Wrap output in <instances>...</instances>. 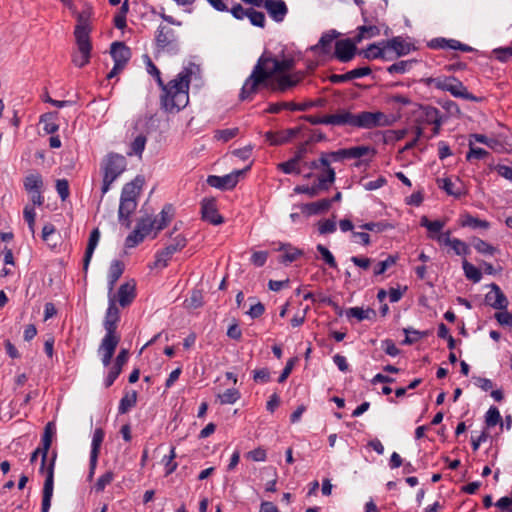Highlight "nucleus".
<instances>
[{
    "instance_id": "nucleus-50",
    "label": "nucleus",
    "mask_w": 512,
    "mask_h": 512,
    "mask_svg": "<svg viewBox=\"0 0 512 512\" xmlns=\"http://www.w3.org/2000/svg\"><path fill=\"white\" fill-rule=\"evenodd\" d=\"M462 268L465 277L474 283H478L482 279V273L480 269L468 262L466 259H464L462 262Z\"/></svg>"
},
{
    "instance_id": "nucleus-9",
    "label": "nucleus",
    "mask_w": 512,
    "mask_h": 512,
    "mask_svg": "<svg viewBox=\"0 0 512 512\" xmlns=\"http://www.w3.org/2000/svg\"><path fill=\"white\" fill-rule=\"evenodd\" d=\"M56 453H53V456L50 460L49 465L46 470V477L43 485V494H42V504H41V512H49L51 506V499L53 496L54 489V467L56 460Z\"/></svg>"
},
{
    "instance_id": "nucleus-19",
    "label": "nucleus",
    "mask_w": 512,
    "mask_h": 512,
    "mask_svg": "<svg viewBox=\"0 0 512 512\" xmlns=\"http://www.w3.org/2000/svg\"><path fill=\"white\" fill-rule=\"evenodd\" d=\"M262 7L267 10L269 16L277 23L282 22L288 13V7L283 0H263Z\"/></svg>"
},
{
    "instance_id": "nucleus-52",
    "label": "nucleus",
    "mask_w": 512,
    "mask_h": 512,
    "mask_svg": "<svg viewBox=\"0 0 512 512\" xmlns=\"http://www.w3.org/2000/svg\"><path fill=\"white\" fill-rule=\"evenodd\" d=\"M137 394L133 391L131 394H126L120 400L118 411L120 414L127 413L132 407L136 405Z\"/></svg>"
},
{
    "instance_id": "nucleus-54",
    "label": "nucleus",
    "mask_w": 512,
    "mask_h": 512,
    "mask_svg": "<svg viewBox=\"0 0 512 512\" xmlns=\"http://www.w3.org/2000/svg\"><path fill=\"white\" fill-rule=\"evenodd\" d=\"M277 168L285 174H300L299 161L295 158H291L286 162L279 163Z\"/></svg>"
},
{
    "instance_id": "nucleus-26",
    "label": "nucleus",
    "mask_w": 512,
    "mask_h": 512,
    "mask_svg": "<svg viewBox=\"0 0 512 512\" xmlns=\"http://www.w3.org/2000/svg\"><path fill=\"white\" fill-rule=\"evenodd\" d=\"M372 73L370 67H359L346 72L345 74H332L329 76V81L333 84L344 83L356 78L368 76Z\"/></svg>"
},
{
    "instance_id": "nucleus-30",
    "label": "nucleus",
    "mask_w": 512,
    "mask_h": 512,
    "mask_svg": "<svg viewBox=\"0 0 512 512\" xmlns=\"http://www.w3.org/2000/svg\"><path fill=\"white\" fill-rule=\"evenodd\" d=\"M173 206L171 204H166L162 208L161 212L157 216H153V220H155V233L153 238H155L161 230H163L172 220L173 218Z\"/></svg>"
},
{
    "instance_id": "nucleus-56",
    "label": "nucleus",
    "mask_w": 512,
    "mask_h": 512,
    "mask_svg": "<svg viewBox=\"0 0 512 512\" xmlns=\"http://www.w3.org/2000/svg\"><path fill=\"white\" fill-rule=\"evenodd\" d=\"M404 333L406 335L403 343L404 344H413L417 342L419 339L426 337L428 335V331H418L412 327L404 328Z\"/></svg>"
},
{
    "instance_id": "nucleus-51",
    "label": "nucleus",
    "mask_w": 512,
    "mask_h": 512,
    "mask_svg": "<svg viewBox=\"0 0 512 512\" xmlns=\"http://www.w3.org/2000/svg\"><path fill=\"white\" fill-rule=\"evenodd\" d=\"M472 244H473V247L475 248V250L480 253V254H483V255H494L496 252H498V249L494 246H492L491 244H489L488 242L480 239V238H473L472 240Z\"/></svg>"
},
{
    "instance_id": "nucleus-20",
    "label": "nucleus",
    "mask_w": 512,
    "mask_h": 512,
    "mask_svg": "<svg viewBox=\"0 0 512 512\" xmlns=\"http://www.w3.org/2000/svg\"><path fill=\"white\" fill-rule=\"evenodd\" d=\"M120 337L104 336L98 349L101 355L102 363L105 367L109 366L115 353Z\"/></svg>"
},
{
    "instance_id": "nucleus-8",
    "label": "nucleus",
    "mask_w": 512,
    "mask_h": 512,
    "mask_svg": "<svg viewBox=\"0 0 512 512\" xmlns=\"http://www.w3.org/2000/svg\"><path fill=\"white\" fill-rule=\"evenodd\" d=\"M259 59L264 60V67L270 77L276 74H288L295 66V61L292 58L277 59L267 54H262Z\"/></svg>"
},
{
    "instance_id": "nucleus-2",
    "label": "nucleus",
    "mask_w": 512,
    "mask_h": 512,
    "mask_svg": "<svg viewBox=\"0 0 512 512\" xmlns=\"http://www.w3.org/2000/svg\"><path fill=\"white\" fill-rule=\"evenodd\" d=\"M143 183V178L137 176L133 181L126 183L122 188L118 208V221L127 229L131 227V216L137 209V199L140 195Z\"/></svg>"
},
{
    "instance_id": "nucleus-14",
    "label": "nucleus",
    "mask_w": 512,
    "mask_h": 512,
    "mask_svg": "<svg viewBox=\"0 0 512 512\" xmlns=\"http://www.w3.org/2000/svg\"><path fill=\"white\" fill-rule=\"evenodd\" d=\"M244 171L245 170H237L224 176L209 175L207 178V184L220 190L233 189L239 181V176Z\"/></svg>"
},
{
    "instance_id": "nucleus-13",
    "label": "nucleus",
    "mask_w": 512,
    "mask_h": 512,
    "mask_svg": "<svg viewBox=\"0 0 512 512\" xmlns=\"http://www.w3.org/2000/svg\"><path fill=\"white\" fill-rule=\"evenodd\" d=\"M356 40L342 39L335 42L334 57L342 63L351 61L357 53Z\"/></svg>"
},
{
    "instance_id": "nucleus-6",
    "label": "nucleus",
    "mask_w": 512,
    "mask_h": 512,
    "mask_svg": "<svg viewBox=\"0 0 512 512\" xmlns=\"http://www.w3.org/2000/svg\"><path fill=\"white\" fill-rule=\"evenodd\" d=\"M392 119L381 111H362L354 114V128L372 129L392 125Z\"/></svg>"
},
{
    "instance_id": "nucleus-62",
    "label": "nucleus",
    "mask_w": 512,
    "mask_h": 512,
    "mask_svg": "<svg viewBox=\"0 0 512 512\" xmlns=\"http://www.w3.org/2000/svg\"><path fill=\"white\" fill-rule=\"evenodd\" d=\"M146 238L139 230L135 229L126 237L125 247L134 248L144 241Z\"/></svg>"
},
{
    "instance_id": "nucleus-22",
    "label": "nucleus",
    "mask_w": 512,
    "mask_h": 512,
    "mask_svg": "<svg viewBox=\"0 0 512 512\" xmlns=\"http://www.w3.org/2000/svg\"><path fill=\"white\" fill-rule=\"evenodd\" d=\"M340 35L332 29L322 34L317 44L310 47V50L317 55H327L331 52L334 40Z\"/></svg>"
},
{
    "instance_id": "nucleus-32",
    "label": "nucleus",
    "mask_w": 512,
    "mask_h": 512,
    "mask_svg": "<svg viewBox=\"0 0 512 512\" xmlns=\"http://www.w3.org/2000/svg\"><path fill=\"white\" fill-rule=\"evenodd\" d=\"M458 183L453 182L450 178L437 179L438 186L443 189L448 195L455 198H460L466 194L462 183L458 180Z\"/></svg>"
},
{
    "instance_id": "nucleus-24",
    "label": "nucleus",
    "mask_w": 512,
    "mask_h": 512,
    "mask_svg": "<svg viewBox=\"0 0 512 512\" xmlns=\"http://www.w3.org/2000/svg\"><path fill=\"white\" fill-rule=\"evenodd\" d=\"M90 16L91 8L87 7L77 15V25L75 26L74 36L79 38L80 35H84V39H90Z\"/></svg>"
},
{
    "instance_id": "nucleus-57",
    "label": "nucleus",
    "mask_w": 512,
    "mask_h": 512,
    "mask_svg": "<svg viewBox=\"0 0 512 512\" xmlns=\"http://www.w3.org/2000/svg\"><path fill=\"white\" fill-rule=\"evenodd\" d=\"M115 478L113 471L109 470L102 474L94 485L96 492H103L107 485L111 484Z\"/></svg>"
},
{
    "instance_id": "nucleus-41",
    "label": "nucleus",
    "mask_w": 512,
    "mask_h": 512,
    "mask_svg": "<svg viewBox=\"0 0 512 512\" xmlns=\"http://www.w3.org/2000/svg\"><path fill=\"white\" fill-rule=\"evenodd\" d=\"M346 316L347 318H356L358 321L371 320L376 317V311L372 308L351 307L346 310Z\"/></svg>"
},
{
    "instance_id": "nucleus-42",
    "label": "nucleus",
    "mask_w": 512,
    "mask_h": 512,
    "mask_svg": "<svg viewBox=\"0 0 512 512\" xmlns=\"http://www.w3.org/2000/svg\"><path fill=\"white\" fill-rule=\"evenodd\" d=\"M23 185L27 193H31V191L35 190H42L44 186L42 176L38 172L27 175L24 178Z\"/></svg>"
},
{
    "instance_id": "nucleus-23",
    "label": "nucleus",
    "mask_w": 512,
    "mask_h": 512,
    "mask_svg": "<svg viewBox=\"0 0 512 512\" xmlns=\"http://www.w3.org/2000/svg\"><path fill=\"white\" fill-rule=\"evenodd\" d=\"M115 296L116 303L118 302L121 307L129 306L136 297L135 293V283L126 282L120 285L117 294H112Z\"/></svg>"
},
{
    "instance_id": "nucleus-53",
    "label": "nucleus",
    "mask_w": 512,
    "mask_h": 512,
    "mask_svg": "<svg viewBox=\"0 0 512 512\" xmlns=\"http://www.w3.org/2000/svg\"><path fill=\"white\" fill-rule=\"evenodd\" d=\"M250 23L253 26L264 28L266 24L265 14L261 11L255 10L253 7L248 8V15Z\"/></svg>"
},
{
    "instance_id": "nucleus-10",
    "label": "nucleus",
    "mask_w": 512,
    "mask_h": 512,
    "mask_svg": "<svg viewBox=\"0 0 512 512\" xmlns=\"http://www.w3.org/2000/svg\"><path fill=\"white\" fill-rule=\"evenodd\" d=\"M120 320L119 309L116 305L115 296L108 294V308L106 310L105 319L103 322L106 331L105 336L120 337L116 334L117 323Z\"/></svg>"
},
{
    "instance_id": "nucleus-61",
    "label": "nucleus",
    "mask_w": 512,
    "mask_h": 512,
    "mask_svg": "<svg viewBox=\"0 0 512 512\" xmlns=\"http://www.w3.org/2000/svg\"><path fill=\"white\" fill-rule=\"evenodd\" d=\"M502 418L497 407L491 406L485 414L487 427H494L501 422Z\"/></svg>"
},
{
    "instance_id": "nucleus-45",
    "label": "nucleus",
    "mask_w": 512,
    "mask_h": 512,
    "mask_svg": "<svg viewBox=\"0 0 512 512\" xmlns=\"http://www.w3.org/2000/svg\"><path fill=\"white\" fill-rule=\"evenodd\" d=\"M420 225L428 230L429 238L436 240L437 236L433 234L441 232L445 226V222L440 220L430 221L427 216H423L420 220Z\"/></svg>"
},
{
    "instance_id": "nucleus-48",
    "label": "nucleus",
    "mask_w": 512,
    "mask_h": 512,
    "mask_svg": "<svg viewBox=\"0 0 512 512\" xmlns=\"http://www.w3.org/2000/svg\"><path fill=\"white\" fill-rule=\"evenodd\" d=\"M357 30L356 42H361L363 39L372 38L380 34V29L376 25H362Z\"/></svg>"
},
{
    "instance_id": "nucleus-49",
    "label": "nucleus",
    "mask_w": 512,
    "mask_h": 512,
    "mask_svg": "<svg viewBox=\"0 0 512 512\" xmlns=\"http://www.w3.org/2000/svg\"><path fill=\"white\" fill-rule=\"evenodd\" d=\"M454 76H438L430 77L426 80L427 84L441 91L449 90L450 84Z\"/></svg>"
},
{
    "instance_id": "nucleus-31",
    "label": "nucleus",
    "mask_w": 512,
    "mask_h": 512,
    "mask_svg": "<svg viewBox=\"0 0 512 512\" xmlns=\"http://www.w3.org/2000/svg\"><path fill=\"white\" fill-rule=\"evenodd\" d=\"M319 171L320 173L317 176L318 188H322L323 191H326L335 182V170L328 164L327 166H323Z\"/></svg>"
},
{
    "instance_id": "nucleus-46",
    "label": "nucleus",
    "mask_w": 512,
    "mask_h": 512,
    "mask_svg": "<svg viewBox=\"0 0 512 512\" xmlns=\"http://www.w3.org/2000/svg\"><path fill=\"white\" fill-rule=\"evenodd\" d=\"M416 63L417 60L415 59L401 60L387 67V72L390 74H404L410 71Z\"/></svg>"
},
{
    "instance_id": "nucleus-16",
    "label": "nucleus",
    "mask_w": 512,
    "mask_h": 512,
    "mask_svg": "<svg viewBox=\"0 0 512 512\" xmlns=\"http://www.w3.org/2000/svg\"><path fill=\"white\" fill-rule=\"evenodd\" d=\"M201 217L202 220L212 225H220L224 222V218L218 213L215 198H203L201 201Z\"/></svg>"
},
{
    "instance_id": "nucleus-63",
    "label": "nucleus",
    "mask_w": 512,
    "mask_h": 512,
    "mask_svg": "<svg viewBox=\"0 0 512 512\" xmlns=\"http://www.w3.org/2000/svg\"><path fill=\"white\" fill-rule=\"evenodd\" d=\"M146 142L147 138L144 135H138L131 143V151L128 152V155L135 154L141 156L145 149Z\"/></svg>"
},
{
    "instance_id": "nucleus-5",
    "label": "nucleus",
    "mask_w": 512,
    "mask_h": 512,
    "mask_svg": "<svg viewBox=\"0 0 512 512\" xmlns=\"http://www.w3.org/2000/svg\"><path fill=\"white\" fill-rule=\"evenodd\" d=\"M305 78V71H296L288 74H276L268 83V90L273 93H286L295 88Z\"/></svg>"
},
{
    "instance_id": "nucleus-34",
    "label": "nucleus",
    "mask_w": 512,
    "mask_h": 512,
    "mask_svg": "<svg viewBox=\"0 0 512 512\" xmlns=\"http://www.w3.org/2000/svg\"><path fill=\"white\" fill-rule=\"evenodd\" d=\"M99 239H100V232H99L98 228H95L90 233L88 244H87L86 251L84 254V258H83V270L85 271V273L88 270L90 261L92 259L93 253L98 245Z\"/></svg>"
},
{
    "instance_id": "nucleus-60",
    "label": "nucleus",
    "mask_w": 512,
    "mask_h": 512,
    "mask_svg": "<svg viewBox=\"0 0 512 512\" xmlns=\"http://www.w3.org/2000/svg\"><path fill=\"white\" fill-rule=\"evenodd\" d=\"M397 261V256L389 255L385 260L378 262L374 266V275L379 276L386 272L388 268L393 266Z\"/></svg>"
},
{
    "instance_id": "nucleus-7",
    "label": "nucleus",
    "mask_w": 512,
    "mask_h": 512,
    "mask_svg": "<svg viewBox=\"0 0 512 512\" xmlns=\"http://www.w3.org/2000/svg\"><path fill=\"white\" fill-rule=\"evenodd\" d=\"M155 41L157 47L168 52L177 54L180 51L178 39L174 29L166 25H160L156 31Z\"/></svg>"
},
{
    "instance_id": "nucleus-55",
    "label": "nucleus",
    "mask_w": 512,
    "mask_h": 512,
    "mask_svg": "<svg viewBox=\"0 0 512 512\" xmlns=\"http://www.w3.org/2000/svg\"><path fill=\"white\" fill-rule=\"evenodd\" d=\"M173 254L174 253L172 252V250L169 249L167 246L162 250L158 251L155 255L154 266L162 268L166 267Z\"/></svg>"
},
{
    "instance_id": "nucleus-64",
    "label": "nucleus",
    "mask_w": 512,
    "mask_h": 512,
    "mask_svg": "<svg viewBox=\"0 0 512 512\" xmlns=\"http://www.w3.org/2000/svg\"><path fill=\"white\" fill-rule=\"evenodd\" d=\"M170 239L171 243L168 244L167 247L171 249L173 253L182 250L187 244V239L183 234H177L170 237Z\"/></svg>"
},
{
    "instance_id": "nucleus-17",
    "label": "nucleus",
    "mask_w": 512,
    "mask_h": 512,
    "mask_svg": "<svg viewBox=\"0 0 512 512\" xmlns=\"http://www.w3.org/2000/svg\"><path fill=\"white\" fill-rule=\"evenodd\" d=\"M451 232L448 230L443 232L436 237V241L439 244L450 246L456 255L467 256L470 254V247L464 241L458 238H451Z\"/></svg>"
},
{
    "instance_id": "nucleus-25",
    "label": "nucleus",
    "mask_w": 512,
    "mask_h": 512,
    "mask_svg": "<svg viewBox=\"0 0 512 512\" xmlns=\"http://www.w3.org/2000/svg\"><path fill=\"white\" fill-rule=\"evenodd\" d=\"M110 54L114 60V64L126 66L131 58V50L124 42H113L111 44Z\"/></svg>"
},
{
    "instance_id": "nucleus-21",
    "label": "nucleus",
    "mask_w": 512,
    "mask_h": 512,
    "mask_svg": "<svg viewBox=\"0 0 512 512\" xmlns=\"http://www.w3.org/2000/svg\"><path fill=\"white\" fill-rule=\"evenodd\" d=\"M490 288L491 291L485 295V303L494 309L505 310L508 306L507 297L497 284H490Z\"/></svg>"
},
{
    "instance_id": "nucleus-28",
    "label": "nucleus",
    "mask_w": 512,
    "mask_h": 512,
    "mask_svg": "<svg viewBox=\"0 0 512 512\" xmlns=\"http://www.w3.org/2000/svg\"><path fill=\"white\" fill-rule=\"evenodd\" d=\"M448 92L456 98H461L472 102H480L482 100L481 97H477L468 92L464 84L456 77H453Z\"/></svg>"
},
{
    "instance_id": "nucleus-38",
    "label": "nucleus",
    "mask_w": 512,
    "mask_h": 512,
    "mask_svg": "<svg viewBox=\"0 0 512 512\" xmlns=\"http://www.w3.org/2000/svg\"><path fill=\"white\" fill-rule=\"evenodd\" d=\"M58 112H48L40 116V124H43V130L47 134H54L58 131L59 125L57 124Z\"/></svg>"
},
{
    "instance_id": "nucleus-33",
    "label": "nucleus",
    "mask_w": 512,
    "mask_h": 512,
    "mask_svg": "<svg viewBox=\"0 0 512 512\" xmlns=\"http://www.w3.org/2000/svg\"><path fill=\"white\" fill-rule=\"evenodd\" d=\"M330 125L334 126H351L354 128V114L346 109H341L335 114L328 115Z\"/></svg>"
},
{
    "instance_id": "nucleus-29",
    "label": "nucleus",
    "mask_w": 512,
    "mask_h": 512,
    "mask_svg": "<svg viewBox=\"0 0 512 512\" xmlns=\"http://www.w3.org/2000/svg\"><path fill=\"white\" fill-rule=\"evenodd\" d=\"M359 55H362L368 60L383 59L388 61L393 59L392 55H389L385 51L384 45H382V41L368 45L366 49L359 51Z\"/></svg>"
},
{
    "instance_id": "nucleus-11",
    "label": "nucleus",
    "mask_w": 512,
    "mask_h": 512,
    "mask_svg": "<svg viewBox=\"0 0 512 512\" xmlns=\"http://www.w3.org/2000/svg\"><path fill=\"white\" fill-rule=\"evenodd\" d=\"M105 437V432L102 428H96L94 430L91 442V451H90V459H89V472L87 476L88 481H92L95 475L98 457L101 449V445L103 443Z\"/></svg>"
},
{
    "instance_id": "nucleus-47",
    "label": "nucleus",
    "mask_w": 512,
    "mask_h": 512,
    "mask_svg": "<svg viewBox=\"0 0 512 512\" xmlns=\"http://www.w3.org/2000/svg\"><path fill=\"white\" fill-rule=\"evenodd\" d=\"M280 250H283L284 253L281 255L279 261L286 265L294 262L299 256L302 255L301 250L290 245H283L280 247Z\"/></svg>"
},
{
    "instance_id": "nucleus-27",
    "label": "nucleus",
    "mask_w": 512,
    "mask_h": 512,
    "mask_svg": "<svg viewBox=\"0 0 512 512\" xmlns=\"http://www.w3.org/2000/svg\"><path fill=\"white\" fill-rule=\"evenodd\" d=\"M331 205H332V200H329L328 198H324V199L318 200L316 202L301 204L299 206V208H300V211L302 214L309 217L312 215H318V214L328 211L330 209Z\"/></svg>"
},
{
    "instance_id": "nucleus-36",
    "label": "nucleus",
    "mask_w": 512,
    "mask_h": 512,
    "mask_svg": "<svg viewBox=\"0 0 512 512\" xmlns=\"http://www.w3.org/2000/svg\"><path fill=\"white\" fill-rule=\"evenodd\" d=\"M441 117L440 111L430 105L421 106L419 109V122L431 125Z\"/></svg>"
},
{
    "instance_id": "nucleus-1",
    "label": "nucleus",
    "mask_w": 512,
    "mask_h": 512,
    "mask_svg": "<svg viewBox=\"0 0 512 512\" xmlns=\"http://www.w3.org/2000/svg\"><path fill=\"white\" fill-rule=\"evenodd\" d=\"M147 71L153 75L157 84L161 87V109L167 113H176L185 108L189 103V86L193 75L200 73V67L195 63H189L178 75L165 84L161 78L159 69L147 57Z\"/></svg>"
},
{
    "instance_id": "nucleus-3",
    "label": "nucleus",
    "mask_w": 512,
    "mask_h": 512,
    "mask_svg": "<svg viewBox=\"0 0 512 512\" xmlns=\"http://www.w3.org/2000/svg\"><path fill=\"white\" fill-rule=\"evenodd\" d=\"M270 78L271 77L264 67V60L258 59L257 63L253 67L251 74L245 80L241 88L239 99L241 101L252 100L253 96L257 94L262 88L268 89Z\"/></svg>"
},
{
    "instance_id": "nucleus-4",
    "label": "nucleus",
    "mask_w": 512,
    "mask_h": 512,
    "mask_svg": "<svg viewBox=\"0 0 512 512\" xmlns=\"http://www.w3.org/2000/svg\"><path fill=\"white\" fill-rule=\"evenodd\" d=\"M127 161L123 155L109 153L102 162L103 183L101 199L109 191L111 184L126 170Z\"/></svg>"
},
{
    "instance_id": "nucleus-44",
    "label": "nucleus",
    "mask_w": 512,
    "mask_h": 512,
    "mask_svg": "<svg viewBox=\"0 0 512 512\" xmlns=\"http://www.w3.org/2000/svg\"><path fill=\"white\" fill-rule=\"evenodd\" d=\"M344 160H347L346 148L331 152H321V163L326 166L328 164L331 165L332 162H341Z\"/></svg>"
},
{
    "instance_id": "nucleus-35",
    "label": "nucleus",
    "mask_w": 512,
    "mask_h": 512,
    "mask_svg": "<svg viewBox=\"0 0 512 512\" xmlns=\"http://www.w3.org/2000/svg\"><path fill=\"white\" fill-rule=\"evenodd\" d=\"M123 272H124L123 262L120 260H113L110 264L109 272H108V290H109L108 294H111V292L113 291V289L115 287L116 282L119 280V278L121 277Z\"/></svg>"
},
{
    "instance_id": "nucleus-18",
    "label": "nucleus",
    "mask_w": 512,
    "mask_h": 512,
    "mask_svg": "<svg viewBox=\"0 0 512 512\" xmlns=\"http://www.w3.org/2000/svg\"><path fill=\"white\" fill-rule=\"evenodd\" d=\"M428 47L431 49H452V50H460L462 52H472L474 48L471 46L461 43L456 39H446L443 37L433 38L428 42Z\"/></svg>"
},
{
    "instance_id": "nucleus-15",
    "label": "nucleus",
    "mask_w": 512,
    "mask_h": 512,
    "mask_svg": "<svg viewBox=\"0 0 512 512\" xmlns=\"http://www.w3.org/2000/svg\"><path fill=\"white\" fill-rule=\"evenodd\" d=\"M382 45H384L385 51L390 55L389 51L393 50L395 56H392L393 59L395 57H402L408 55L411 51L415 50V46L406 41L401 36H396L388 40H383Z\"/></svg>"
},
{
    "instance_id": "nucleus-59",
    "label": "nucleus",
    "mask_w": 512,
    "mask_h": 512,
    "mask_svg": "<svg viewBox=\"0 0 512 512\" xmlns=\"http://www.w3.org/2000/svg\"><path fill=\"white\" fill-rule=\"evenodd\" d=\"M240 398V392L235 389H227L222 394L218 395L221 404H234Z\"/></svg>"
},
{
    "instance_id": "nucleus-40",
    "label": "nucleus",
    "mask_w": 512,
    "mask_h": 512,
    "mask_svg": "<svg viewBox=\"0 0 512 512\" xmlns=\"http://www.w3.org/2000/svg\"><path fill=\"white\" fill-rule=\"evenodd\" d=\"M155 226L153 215L146 213L137 219L135 229L147 237L152 231L155 232Z\"/></svg>"
},
{
    "instance_id": "nucleus-12",
    "label": "nucleus",
    "mask_w": 512,
    "mask_h": 512,
    "mask_svg": "<svg viewBox=\"0 0 512 512\" xmlns=\"http://www.w3.org/2000/svg\"><path fill=\"white\" fill-rule=\"evenodd\" d=\"M77 51L72 54V63L79 68L86 66L90 62L92 44L90 39H84V35L75 38Z\"/></svg>"
},
{
    "instance_id": "nucleus-58",
    "label": "nucleus",
    "mask_w": 512,
    "mask_h": 512,
    "mask_svg": "<svg viewBox=\"0 0 512 512\" xmlns=\"http://www.w3.org/2000/svg\"><path fill=\"white\" fill-rule=\"evenodd\" d=\"M469 151L466 154V160L471 161L473 159L481 160L489 155V152L483 148L475 147L472 140H469Z\"/></svg>"
},
{
    "instance_id": "nucleus-43",
    "label": "nucleus",
    "mask_w": 512,
    "mask_h": 512,
    "mask_svg": "<svg viewBox=\"0 0 512 512\" xmlns=\"http://www.w3.org/2000/svg\"><path fill=\"white\" fill-rule=\"evenodd\" d=\"M346 151L347 159H360L367 155L374 156L376 154V150L374 148L365 145L346 148Z\"/></svg>"
},
{
    "instance_id": "nucleus-37",
    "label": "nucleus",
    "mask_w": 512,
    "mask_h": 512,
    "mask_svg": "<svg viewBox=\"0 0 512 512\" xmlns=\"http://www.w3.org/2000/svg\"><path fill=\"white\" fill-rule=\"evenodd\" d=\"M459 223L462 227H470L472 229L486 230L490 228V223L488 221L474 217L469 213L462 214L459 218Z\"/></svg>"
},
{
    "instance_id": "nucleus-39",
    "label": "nucleus",
    "mask_w": 512,
    "mask_h": 512,
    "mask_svg": "<svg viewBox=\"0 0 512 512\" xmlns=\"http://www.w3.org/2000/svg\"><path fill=\"white\" fill-rule=\"evenodd\" d=\"M54 422H48L42 435L41 443L43 445V465L47 462V456L52 443V437L55 434Z\"/></svg>"
}]
</instances>
